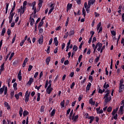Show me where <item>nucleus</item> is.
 Returning <instances> with one entry per match:
<instances>
[{
	"label": "nucleus",
	"mask_w": 124,
	"mask_h": 124,
	"mask_svg": "<svg viewBox=\"0 0 124 124\" xmlns=\"http://www.w3.org/2000/svg\"><path fill=\"white\" fill-rule=\"evenodd\" d=\"M98 33L102 32V26H101V22H100L97 25V31H98Z\"/></svg>",
	"instance_id": "1"
},
{
	"label": "nucleus",
	"mask_w": 124,
	"mask_h": 124,
	"mask_svg": "<svg viewBox=\"0 0 124 124\" xmlns=\"http://www.w3.org/2000/svg\"><path fill=\"white\" fill-rule=\"evenodd\" d=\"M14 15H15V13H10V16H9V24H11V23H12V20H13V17H14Z\"/></svg>",
	"instance_id": "2"
},
{
	"label": "nucleus",
	"mask_w": 124,
	"mask_h": 124,
	"mask_svg": "<svg viewBox=\"0 0 124 124\" xmlns=\"http://www.w3.org/2000/svg\"><path fill=\"white\" fill-rule=\"evenodd\" d=\"M43 35H41L38 40V42L40 45H42V44H43Z\"/></svg>",
	"instance_id": "3"
},
{
	"label": "nucleus",
	"mask_w": 124,
	"mask_h": 124,
	"mask_svg": "<svg viewBox=\"0 0 124 124\" xmlns=\"http://www.w3.org/2000/svg\"><path fill=\"white\" fill-rule=\"evenodd\" d=\"M52 91H53V88L47 87L46 89V93H48V94H50V93H52Z\"/></svg>",
	"instance_id": "4"
},
{
	"label": "nucleus",
	"mask_w": 124,
	"mask_h": 124,
	"mask_svg": "<svg viewBox=\"0 0 124 124\" xmlns=\"http://www.w3.org/2000/svg\"><path fill=\"white\" fill-rule=\"evenodd\" d=\"M94 1H95V0H89L88 1V5L87 6H88V8H90L91 7V5H93V3H94Z\"/></svg>",
	"instance_id": "5"
},
{
	"label": "nucleus",
	"mask_w": 124,
	"mask_h": 124,
	"mask_svg": "<svg viewBox=\"0 0 124 124\" xmlns=\"http://www.w3.org/2000/svg\"><path fill=\"white\" fill-rule=\"evenodd\" d=\"M75 115V113H74L73 114V115L72 116V119L73 122H76V121H77V119H78L79 118V116L78 115H76L75 116H74Z\"/></svg>",
	"instance_id": "6"
},
{
	"label": "nucleus",
	"mask_w": 124,
	"mask_h": 124,
	"mask_svg": "<svg viewBox=\"0 0 124 124\" xmlns=\"http://www.w3.org/2000/svg\"><path fill=\"white\" fill-rule=\"evenodd\" d=\"M17 78L19 81H22V72L21 70L18 72V74L17 75Z\"/></svg>",
	"instance_id": "7"
},
{
	"label": "nucleus",
	"mask_w": 124,
	"mask_h": 124,
	"mask_svg": "<svg viewBox=\"0 0 124 124\" xmlns=\"http://www.w3.org/2000/svg\"><path fill=\"white\" fill-rule=\"evenodd\" d=\"M84 7L86 9L87 13H90V10H89L90 8H89V6H88V3H87V2L84 3Z\"/></svg>",
	"instance_id": "8"
},
{
	"label": "nucleus",
	"mask_w": 124,
	"mask_h": 124,
	"mask_svg": "<svg viewBox=\"0 0 124 124\" xmlns=\"http://www.w3.org/2000/svg\"><path fill=\"white\" fill-rule=\"evenodd\" d=\"M51 62V57L49 56L46 58V65H49V63Z\"/></svg>",
	"instance_id": "9"
},
{
	"label": "nucleus",
	"mask_w": 124,
	"mask_h": 124,
	"mask_svg": "<svg viewBox=\"0 0 124 124\" xmlns=\"http://www.w3.org/2000/svg\"><path fill=\"white\" fill-rule=\"evenodd\" d=\"M72 8V4H70L69 3L67 5L66 11L68 12L69 10H70Z\"/></svg>",
	"instance_id": "10"
},
{
	"label": "nucleus",
	"mask_w": 124,
	"mask_h": 124,
	"mask_svg": "<svg viewBox=\"0 0 124 124\" xmlns=\"http://www.w3.org/2000/svg\"><path fill=\"white\" fill-rule=\"evenodd\" d=\"M94 116H90L89 119H88V120H90L89 121V124H92L93 122V121H94Z\"/></svg>",
	"instance_id": "11"
},
{
	"label": "nucleus",
	"mask_w": 124,
	"mask_h": 124,
	"mask_svg": "<svg viewBox=\"0 0 124 124\" xmlns=\"http://www.w3.org/2000/svg\"><path fill=\"white\" fill-rule=\"evenodd\" d=\"M53 42L55 44V46H57L59 45V41H58V38H57V37L54 38Z\"/></svg>",
	"instance_id": "12"
},
{
	"label": "nucleus",
	"mask_w": 124,
	"mask_h": 124,
	"mask_svg": "<svg viewBox=\"0 0 124 124\" xmlns=\"http://www.w3.org/2000/svg\"><path fill=\"white\" fill-rule=\"evenodd\" d=\"M91 87H92V83H91V82H89L88 84L87 85V87H86V93L87 92H88V91H90V89Z\"/></svg>",
	"instance_id": "13"
},
{
	"label": "nucleus",
	"mask_w": 124,
	"mask_h": 124,
	"mask_svg": "<svg viewBox=\"0 0 124 124\" xmlns=\"http://www.w3.org/2000/svg\"><path fill=\"white\" fill-rule=\"evenodd\" d=\"M30 20L31 22V26H33V24H34V19H33V18H31V16H30Z\"/></svg>",
	"instance_id": "14"
},
{
	"label": "nucleus",
	"mask_w": 124,
	"mask_h": 124,
	"mask_svg": "<svg viewBox=\"0 0 124 124\" xmlns=\"http://www.w3.org/2000/svg\"><path fill=\"white\" fill-rule=\"evenodd\" d=\"M124 90V85H121L119 86V93H122Z\"/></svg>",
	"instance_id": "15"
},
{
	"label": "nucleus",
	"mask_w": 124,
	"mask_h": 124,
	"mask_svg": "<svg viewBox=\"0 0 124 124\" xmlns=\"http://www.w3.org/2000/svg\"><path fill=\"white\" fill-rule=\"evenodd\" d=\"M33 80L34 79L32 78H30L29 81L27 83V85H28L29 86H31V85L32 83L33 82Z\"/></svg>",
	"instance_id": "16"
},
{
	"label": "nucleus",
	"mask_w": 124,
	"mask_h": 124,
	"mask_svg": "<svg viewBox=\"0 0 124 124\" xmlns=\"http://www.w3.org/2000/svg\"><path fill=\"white\" fill-rule=\"evenodd\" d=\"M15 7H16V2L15 1H14V5L12 10H11V13H13L14 12V10H15Z\"/></svg>",
	"instance_id": "17"
},
{
	"label": "nucleus",
	"mask_w": 124,
	"mask_h": 124,
	"mask_svg": "<svg viewBox=\"0 0 124 124\" xmlns=\"http://www.w3.org/2000/svg\"><path fill=\"white\" fill-rule=\"evenodd\" d=\"M39 3H38V6L39 8H41L42 7V3L44 2L43 0H38Z\"/></svg>",
	"instance_id": "18"
},
{
	"label": "nucleus",
	"mask_w": 124,
	"mask_h": 124,
	"mask_svg": "<svg viewBox=\"0 0 124 124\" xmlns=\"http://www.w3.org/2000/svg\"><path fill=\"white\" fill-rule=\"evenodd\" d=\"M19 114L20 117H22V116H23V108L21 107H20V108H19Z\"/></svg>",
	"instance_id": "19"
},
{
	"label": "nucleus",
	"mask_w": 124,
	"mask_h": 124,
	"mask_svg": "<svg viewBox=\"0 0 124 124\" xmlns=\"http://www.w3.org/2000/svg\"><path fill=\"white\" fill-rule=\"evenodd\" d=\"M89 103H90V104H91V105H93V106L95 105V102H94V101L93 100V98H91L89 100Z\"/></svg>",
	"instance_id": "20"
},
{
	"label": "nucleus",
	"mask_w": 124,
	"mask_h": 124,
	"mask_svg": "<svg viewBox=\"0 0 124 124\" xmlns=\"http://www.w3.org/2000/svg\"><path fill=\"white\" fill-rule=\"evenodd\" d=\"M55 114H56V109H53L50 113L51 117H54V116H55Z\"/></svg>",
	"instance_id": "21"
},
{
	"label": "nucleus",
	"mask_w": 124,
	"mask_h": 124,
	"mask_svg": "<svg viewBox=\"0 0 124 124\" xmlns=\"http://www.w3.org/2000/svg\"><path fill=\"white\" fill-rule=\"evenodd\" d=\"M6 31V29H5V28H3L1 31V35L2 36H4V33H5Z\"/></svg>",
	"instance_id": "22"
},
{
	"label": "nucleus",
	"mask_w": 124,
	"mask_h": 124,
	"mask_svg": "<svg viewBox=\"0 0 124 124\" xmlns=\"http://www.w3.org/2000/svg\"><path fill=\"white\" fill-rule=\"evenodd\" d=\"M13 88L14 91H17L18 90V88H17V82H15L13 84Z\"/></svg>",
	"instance_id": "23"
},
{
	"label": "nucleus",
	"mask_w": 124,
	"mask_h": 124,
	"mask_svg": "<svg viewBox=\"0 0 124 124\" xmlns=\"http://www.w3.org/2000/svg\"><path fill=\"white\" fill-rule=\"evenodd\" d=\"M4 70V62H3L0 66V71L2 72Z\"/></svg>",
	"instance_id": "24"
},
{
	"label": "nucleus",
	"mask_w": 124,
	"mask_h": 124,
	"mask_svg": "<svg viewBox=\"0 0 124 124\" xmlns=\"http://www.w3.org/2000/svg\"><path fill=\"white\" fill-rule=\"evenodd\" d=\"M107 84V82H105L103 86V88L104 89H105V90H106L107 89H108V88H109V84Z\"/></svg>",
	"instance_id": "25"
},
{
	"label": "nucleus",
	"mask_w": 124,
	"mask_h": 124,
	"mask_svg": "<svg viewBox=\"0 0 124 124\" xmlns=\"http://www.w3.org/2000/svg\"><path fill=\"white\" fill-rule=\"evenodd\" d=\"M43 24H44V21L42 20H41V22L39 24L38 26V29H40V28H41L42 26H43Z\"/></svg>",
	"instance_id": "26"
},
{
	"label": "nucleus",
	"mask_w": 124,
	"mask_h": 124,
	"mask_svg": "<svg viewBox=\"0 0 124 124\" xmlns=\"http://www.w3.org/2000/svg\"><path fill=\"white\" fill-rule=\"evenodd\" d=\"M30 113L27 110H24L23 111V117H26V116H28Z\"/></svg>",
	"instance_id": "27"
},
{
	"label": "nucleus",
	"mask_w": 124,
	"mask_h": 124,
	"mask_svg": "<svg viewBox=\"0 0 124 124\" xmlns=\"http://www.w3.org/2000/svg\"><path fill=\"white\" fill-rule=\"evenodd\" d=\"M110 100L108 98H105L104 106H106L107 105L108 102H109Z\"/></svg>",
	"instance_id": "28"
},
{
	"label": "nucleus",
	"mask_w": 124,
	"mask_h": 124,
	"mask_svg": "<svg viewBox=\"0 0 124 124\" xmlns=\"http://www.w3.org/2000/svg\"><path fill=\"white\" fill-rule=\"evenodd\" d=\"M72 115H73V109L71 111L69 115V119L70 121H71V119H72Z\"/></svg>",
	"instance_id": "29"
},
{
	"label": "nucleus",
	"mask_w": 124,
	"mask_h": 124,
	"mask_svg": "<svg viewBox=\"0 0 124 124\" xmlns=\"http://www.w3.org/2000/svg\"><path fill=\"white\" fill-rule=\"evenodd\" d=\"M101 48H102V44L101 43L100 45H99L98 48L97 49V51L98 52H100L101 51Z\"/></svg>",
	"instance_id": "30"
},
{
	"label": "nucleus",
	"mask_w": 124,
	"mask_h": 124,
	"mask_svg": "<svg viewBox=\"0 0 124 124\" xmlns=\"http://www.w3.org/2000/svg\"><path fill=\"white\" fill-rule=\"evenodd\" d=\"M25 103H28V102H29V100H30V96H29V95L25 96Z\"/></svg>",
	"instance_id": "31"
},
{
	"label": "nucleus",
	"mask_w": 124,
	"mask_h": 124,
	"mask_svg": "<svg viewBox=\"0 0 124 124\" xmlns=\"http://www.w3.org/2000/svg\"><path fill=\"white\" fill-rule=\"evenodd\" d=\"M75 31L74 30H71L69 32V36H72V35H74V33H75Z\"/></svg>",
	"instance_id": "32"
},
{
	"label": "nucleus",
	"mask_w": 124,
	"mask_h": 124,
	"mask_svg": "<svg viewBox=\"0 0 124 124\" xmlns=\"http://www.w3.org/2000/svg\"><path fill=\"white\" fill-rule=\"evenodd\" d=\"M37 101L38 102L40 101V93H37Z\"/></svg>",
	"instance_id": "33"
},
{
	"label": "nucleus",
	"mask_w": 124,
	"mask_h": 124,
	"mask_svg": "<svg viewBox=\"0 0 124 124\" xmlns=\"http://www.w3.org/2000/svg\"><path fill=\"white\" fill-rule=\"evenodd\" d=\"M14 55H15V53L14 52H13L11 54V56L9 58V61H11V60H12V58H13Z\"/></svg>",
	"instance_id": "34"
},
{
	"label": "nucleus",
	"mask_w": 124,
	"mask_h": 124,
	"mask_svg": "<svg viewBox=\"0 0 124 124\" xmlns=\"http://www.w3.org/2000/svg\"><path fill=\"white\" fill-rule=\"evenodd\" d=\"M14 91H13L11 92L10 95L11 99H12L14 97Z\"/></svg>",
	"instance_id": "35"
},
{
	"label": "nucleus",
	"mask_w": 124,
	"mask_h": 124,
	"mask_svg": "<svg viewBox=\"0 0 124 124\" xmlns=\"http://www.w3.org/2000/svg\"><path fill=\"white\" fill-rule=\"evenodd\" d=\"M69 20H70L69 17H67V20H66V21L65 22V27H67V26L68 25V23H69Z\"/></svg>",
	"instance_id": "36"
},
{
	"label": "nucleus",
	"mask_w": 124,
	"mask_h": 124,
	"mask_svg": "<svg viewBox=\"0 0 124 124\" xmlns=\"http://www.w3.org/2000/svg\"><path fill=\"white\" fill-rule=\"evenodd\" d=\"M107 112H108V113H111V112H112V107H109L107 108Z\"/></svg>",
	"instance_id": "37"
},
{
	"label": "nucleus",
	"mask_w": 124,
	"mask_h": 124,
	"mask_svg": "<svg viewBox=\"0 0 124 124\" xmlns=\"http://www.w3.org/2000/svg\"><path fill=\"white\" fill-rule=\"evenodd\" d=\"M25 10H26V8H24V7H23L22 11L20 12V16H22V14H23L25 13Z\"/></svg>",
	"instance_id": "38"
},
{
	"label": "nucleus",
	"mask_w": 124,
	"mask_h": 124,
	"mask_svg": "<svg viewBox=\"0 0 124 124\" xmlns=\"http://www.w3.org/2000/svg\"><path fill=\"white\" fill-rule=\"evenodd\" d=\"M82 14L84 15L85 18L86 17V10H85V8H82Z\"/></svg>",
	"instance_id": "39"
},
{
	"label": "nucleus",
	"mask_w": 124,
	"mask_h": 124,
	"mask_svg": "<svg viewBox=\"0 0 124 124\" xmlns=\"http://www.w3.org/2000/svg\"><path fill=\"white\" fill-rule=\"evenodd\" d=\"M30 94H31V92H29V91H27L26 92V93H25V96H28V95L29 96H30Z\"/></svg>",
	"instance_id": "40"
},
{
	"label": "nucleus",
	"mask_w": 124,
	"mask_h": 124,
	"mask_svg": "<svg viewBox=\"0 0 124 124\" xmlns=\"http://www.w3.org/2000/svg\"><path fill=\"white\" fill-rule=\"evenodd\" d=\"M84 116L85 117V119H89L90 116H89V113H85L84 114Z\"/></svg>",
	"instance_id": "41"
},
{
	"label": "nucleus",
	"mask_w": 124,
	"mask_h": 124,
	"mask_svg": "<svg viewBox=\"0 0 124 124\" xmlns=\"http://www.w3.org/2000/svg\"><path fill=\"white\" fill-rule=\"evenodd\" d=\"M89 79L90 80L91 83H93V76L90 75L89 77Z\"/></svg>",
	"instance_id": "42"
},
{
	"label": "nucleus",
	"mask_w": 124,
	"mask_h": 124,
	"mask_svg": "<svg viewBox=\"0 0 124 124\" xmlns=\"http://www.w3.org/2000/svg\"><path fill=\"white\" fill-rule=\"evenodd\" d=\"M54 10V6L51 8L48 11V15H50V14H51L52 12V11Z\"/></svg>",
	"instance_id": "43"
},
{
	"label": "nucleus",
	"mask_w": 124,
	"mask_h": 124,
	"mask_svg": "<svg viewBox=\"0 0 124 124\" xmlns=\"http://www.w3.org/2000/svg\"><path fill=\"white\" fill-rule=\"evenodd\" d=\"M41 87H42V85H40L38 87L37 86V85H36L35 87V89H36L38 91H39V90L40 89V88H41Z\"/></svg>",
	"instance_id": "44"
},
{
	"label": "nucleus",
	"mask_w": 124,
	"mask_h": 124,
	"mask_svg": "<svg viewBox=\"0 0 124 124\" xmlns=\"http://www.w3.org/2000/svg\"><path fill=\"white\" fill-rule=\"evenodd\" d=\"M7 91H8L7 87V86H6L4 90V95H6V94H7Z\"/></svg>",
	"instance_id": "45"
},
{
	"label": "nucleus",
	"mask_w": 124,
	"mask_h": 124,
	"mask_svg": "<svg viewBox=\"0 0 124 124\" xmlns=\"http://www.w3.org/2000/svg\"><path fill=\"white\" fill-rule=\"evenodd\" d=\"M44 112V106H42L40 108V112L43 113Z\"/></svg>",
	"instance_id": "46"
},
{
	"label": "nucleus",
	"mask_w": 124,
	"mask_h": 124,
	"mask_svg": "<svg viewBox=\"0 0 124 124\" xmlns=\"http://www.w3.org/2000/svg\"><path fill=\"white\" fill-rule=\"evenodd\" d=\"M64 104H65L64 100H63L61 102V106H62V108L64 107Z\"/></svg>",
	"instance_id": "47"
},
{
	"label": "nucleus",
	"mask_w": 124,
	"mask_h": 124,
	"mask_svg": "<svg viewBox=\"0 0 124 124\" xmlns=\"http://www.w3.org/2000/svg\"><path fill=\"white\" fill-rule=\"evenodd\" d=\"M32 67H33V66L31 65H29V68H28V71H31V69H32Z\"/></svg>",
	"instance_id": "48"
},
{
	"label": "nucleus",
	"mask_w": 124,
	"mask_h": 124,
	"mask_svg": "<svg viewBox=\"0 0 124 124\" xmlns=\"http://www.w3.org/2000/svg\"><path fill=\"white\" fill-rule=\"evenodd\" d=\"M48 87L49 88H51V87H52V80H49Z\"/></svg>",
	"instance_id": "49"
},
{
	"label": "nucleus",
	"mask_w": 124,
	"mask_h": 124,
	"mask_svg": "<svg viewBox=\"0 0 124 124\" xmlns=\"http://www.w3.org/2000/svg\"><path fill=\"white\" fill-rule=\"evenodd\" d=\"M15 40H16V34L15 35V36L13 37L12 41V44H13L14 42H15Z\"/></svg>",
	"instance_id": "50"
},
{
	"label": "nucleus",
	"mask_w": 124,
	"mask_h": 124,
	"mask_svg": "<svg viewBox=\"0 0 124 124\" xmlns=\"http://www.w3.org/2000/svg\"><path fill=\"white\" fill-rule=\"evenodd\" d=\"M24 43H25V40H22L21 42L20 43V46L22 47L23 45H24Z\"/></svg>",
	"instance_id": "51"
},
{
	"label": "nucleus",
	"mask_w": 124,
	"mask_h": 124,
	"mask_svg": "<svg viewBox=\"0 0 124 124\" xmlns=\"http://www.w3.org/2000/svg\"><path fill=\"white\" fill-rule=\"evenodd\" d=\"M78 49L77 48V46H74L73 47V50L75 52H76Z\"/></svg>",
	"instance_id": "52"
},
{
	"label": "nucleus",
	"mask_w": 124,
	"mask_h": 124,
	"mask_svg": "<svg viewBox=\"0 0 124 124\" xmlns=\"http://www.w3.org/2000/svg\"><path fill=\"white\" fill-rule=\"evenodd\" d=\"M82 58H83V55H80L78 57V62H81V60H82Z\"/></svg>",
	"instance_id": "53"
},
{
	"label": "nucleus",
	"mask_w": 124,
	"mask_h": 124,
	"mask_svg": "<svg viewBox=\"0 0 124 124\" xmlns=\"http://www.w3.org/2000/svg\"><path fill=\"white\" fill-rule=\"evenodd\" d=\"M110 32L112 35H113V36L116 35V31H111Z\"/></svg>",
	"instance_id": "54"
},
{
	"label": "nucleus",
	"mask_w": 124,
	"mask_h": 124,
	"mask_svg": "<svg viewBox=\"0 0 124 124\" xmlns=\"http://www.w3.org/2000/svg\"><path fill=\"white\" fill-rule=\"evenodd\" d=\"M27 0H25L24 1L23 4V8H26V5H27Z\"/></svg>",
	"instance_id": "55"
},
{
	"label": "nucleus",
	"mask_w": 124,
	"mask_h": 124,
	"mask_svg": "<svg viewBox=\"0 0 124 124\" xmlns=\"http://www.w3.org/2000/svg\"><path fill=\"white\" fill-rule=\"evenodd\" d=\"M3 92H4V89L2 88H0V94H2Z\"/></svg>",
	"instance_id": "56"
},
{
	"label": "nucleus",
	"mask_w": 124,
	"mask_h": 124,
	"mask_svg": "<svg viewBox=\"0 0 124 124\" xmlns=\"http://www.w3.org/2000/svg\"><path fill=\"white\" fill-rule=\"evenodd\" d=\"M48 80H46V82L45 85V89H47V88L48 87Z\"/></svg>",
	"instance_id": "57"
},
{
	"label": "nucleus",
	"mask_w": 124,
	"mask_h": 124,
	"mask_svg": "<svg viewBox=\"0 0 124 124\" xmlns=\"http://www.w3.org/2000/svg\"><path fill=\"white\" fill-rule=\"evenodd\" d=\"M74 86H75V82H73L70 86V88L72 90L74 88Z\"/></svg>",
	"instance_id": "58"
},
{
	"label": "nucleus",
	"mask_w": 124,
	"mask_h": 124,
	"mask_svg": "<svg viewBox=\"0 0 124 124\" xmlns=\"http://www.w3.org/2000/svg\"><path fill=\"white\" fill-rule=\"evenodd\" d=\"M51 48V46H47V49L46 50V52L47 54H49L50 53V48Z\"/></svg>",
	"instance_id": "59"
},
{
	"label": "nucleus",
	"mask_w": 124,
	"mask_h": 124,
	"mask_svg": "<svg viewBox=\"0 0 124 124\" xmlns=\"http://www.w3.org/2000/svg\"><path fill=\"white\" fill-rule=\"evenodd\" d=\"M116 113L117 111L115 109H114L111 113V114L112 115V116H115V114H116Z\"/></svg>",
	"instance_id": "60"
},
{
	"label": "nucleus",
	"mask_w": 124,
	"mask_h": 124,
	"mask_svg": "<svg viewBox=\"0 0 124 124\" xmlns=\"http://www.w3.org/2000/svg\"><path fill=\"white\" fill-rule=\"evenodd\" d=\"M69 63V61H68V60H66L64 62V64L65 65H67V64H68Z\"/></svg>",
	"instance_id": "61"
},
{
	"label": "nucleus",
	"mask_w": 124,
	"mask_h": 124,
	"mask_svg": "<svg viewBox=\"0 0 124 124\" xmlns=\"http://www.w3.org/2000/svg\"><path fill=\"white\" fill-rule=\"evenodd\" d=\"M76 1H77V3L80 5L81 4V1H82V0H76Z\"/></svg>",
	"instance_id": "62"
},
{
	"label": "nucleus",
	"mask_w": 124,
	"mask_h": 124,
	"mask_svg": "<svg viewBox=\"0 0 124 124\" xmlns=\"http://www.w3.org/2000/svg\"><path fill=\"white\" fill-rule=\"evenodd\" d=\"M104 49H105V45L103 46L101 48V51H100V53H102V52H103V50H104Z\"/></svg>",
	"instance_id": "63"
},
{
	"label": "nucleus",
	"mask_w": 124,
	"mask_h": 124,
	"mask_svg": "<svg viewBox=\"0 0 124 124\" xmlns=\"http://www.w3.org/2000/svg\"><path fill=\"white\" fill-rule=\"evenodd\" d=\"M67 36H68V32H67L64 35L63 38L66 39L67 38Z\"/></svg>",
	"instance_id": "64"
}]
</instances>
